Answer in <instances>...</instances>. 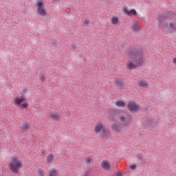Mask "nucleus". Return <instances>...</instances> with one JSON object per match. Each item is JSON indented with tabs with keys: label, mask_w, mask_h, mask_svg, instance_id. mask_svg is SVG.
Wrapping results in <instances>:
<instances>
[{
	"label": "nucleus",
	"mask_w": 176,
	"mask_h": 176,
	"mask_svg": "<svg viewBox=\"0 0 176 176\" xmlns=\"http://www.w3.org/2000/svg\"><path fill=\"white\" fill-rule=\"evenodd\" d=\"M127 56L131 60L126 62L128 69H135L138 67H142L145 63L144 51L141 49L135 48L127 52Z\"/></svg>",
	"instance_id": "1"
},
{
	"label": "nucleus",
	"mask_w": 176,
	"mask_h": 176,
	"mask_svg": "<svg viewBox=\"0 0 176 176\" xmlns=\"http://www.w3.org/2000/svg\"><path fill=\"white\" fill-rule=\"evenodd\" d=\"M120 120L121 126L124 128L130 127L131 124V116L126 113L120 112L118 113L114 114L110 120L113 122H118Z\"/></svg>",
	"instance_id": "2"
},
{
	"label": "nucleus",
	"mask_w": 176,
	"mask_h": 176,
	"mask_svg": "<svg viewBox=\"0 0 176 176\" xmlns=\"http://www.w3.org/2000/svg\"><path fill=\"white\" fill-rule=\"evenodd\" d=\"M23 161L20 160V158L17 155H14L10 157L8 167L12 173L17 174L19 173V170L23 168Z\"/></svg>",
	"instance_id": "3"
},
{
	"label": "nucleus",
	"mask_w": 176,
	"mask_h": 176,
	"mask_svg": "<svg viewBox=\"0 0 176 176\" xmlns=\"http://www.w3.org/2000/svg\"><path fill=\"white\" fill-rule=\"evenodd\" d=\"M36 13L41 17H45L47 13L45 9V1L43 0H38L35 3Z\"/></svg>",
	"instance_id": "4"
},
{
	"label": "nucleus",
	"mask_w": 176,
	"mask_h": 176,
	"mask_svg": "<svg viewBox=\"0 0 176 176\" xmlns=\"http://www.w3.org/2000/svg\"><path fill=\"white\" fill-rule=\"evenodd\" d=\"M160 25L166 32H176V23H170L167 24V21H163V22L160 23Z\"/></svg>",
	"instance_id": "5"
},
{
	"label": "nucleus",
	"mask_w": 176,
	"mask_h": 176,
	"mask_svg": "<svg viewBox=\"0 0 176 176\" xmlns=\"http://www.w3.org/2000/svg\"><path fill=\"white\" fill-rule=\"evenodd\" d=\"M127 109L129 110L130 112H140L141 107L138 104H136L135 102L131 101L127 105Z\"/></svg>",
	"instance_id": "6"
},
{
	"label": "nucleus",
	"mask_w": 176,
	"mask_h": 176,
	"mask_svg": "<svg viewBox=\"0 0 176 176\" xmlns=\"http://www.w3.org/2000/svg\"><path fill=\"white\" fill-rule=\"evenodd\" d=\"M95 134H101L105 131V125L102 122L97 123L94 127Z\"/></svg>",
	"instance_id": "7"
},
{
	"label": "nucleus",
	"mask_w": 176,
	"mask_h": 176,
	"mask_svg": "<svg viewBox=\"0 0 176 176\" xmlns=\"http://www.w3.org/2000/svg\"><path fill=\"white\" fill-rule=\"evenodd\" d=\"M122 12L127 16H137V11L135 9L129 10L126 6H123Z\"/></svg>",
	"instance_id": "8"
},
{
	"label": "nucleus",
	"mask_w": 176,
	"mask_h": 176,
	"mask_svg": "<svg viewBox=\"0 0 176 176\" xmlns=\"http://www.w3.org/2000/svg\"><path fill=\"white\" fill-rule=\"evenodd\" d=\"M24 101H25V98L23 96L16 97L14 99V105H15V107H19V105H21Z\"/></svg>",
	"instance_id": "9"
},
{
	"label": "nucleus",
	"mask_w": 176,
	"mask_h": 176,
	"mask_svg": "<svg viewBox=\"0 0 176 176\" xmlns=\"http://www.w3.org/2000/svg\"><path fill=\"white\" fill-rule=\"evenodd\" d=\"M48 118H50V119H52V120H55L57 122L60 120L61 116L58 113H56L54 111H50L48 113Z\"/></svg>",
	"instance_id": "10"
},
{
	"label": "nucleus",
	"mask_w": 176,
	"mask_h": 176,
	"mask_svg": "<svg viewBox=\"0 0 176 176\" xmlns=\"http://www.w3.org/2000/svg\"><path fill=\"white\" fill-rule=\"evenodd\" d=\"M111 130H113V131H116V133H120L122 131V126L116 122H114L111 124Z\"/></svg>",
	"instance_id": "11"
},
{
	"label": "nucleus",
	"mask_w": 176,
	"mask_h": 176,
	"mask_svg": "<svg viewBox=\"0 0 176 176\" xmlns=\"http://www.w3.org/2000/svg\"><path fill=\"white\" fill-rule=\"evenodd\" d=\"M114 85H116L118 89H124V83L120 80V78H116L114 80Z\"/></svg>",
	"instance_id": "12"
},
{
	"label": "nucleus",
	"mask_w": 176,
	"mask_h": 176,
	"mask_svg": "<svg viewBox=\"0 0 176 176\" xmlns=\"http://www.w3.org/2000/svg\"><path fill=\"white\" fill-rule=\"evenodd\" d=\"M101 166L102 167V168H104V170H110L111 168V165H109V162L107 160L102 161Z\"/></svg>",
	"instance_id": "13"
},
{
	"label": "nucleus",
	"mask_w": 176,
	"mask_h": 176,
	"mask_svg": "<svg viewBox=\"0 0 176 176\" xmlns=\"http://www.w3.org/2000/svg\"><path fill=\"white\" fill-rule=\"evenodd\" d=\"M48 176H60V174L58 173V170L56 168H52L50 170Z\"/></svg>",
	"instance_id": "14"
},
{
	"label": "nucleus",
	"mask_w": 176,
	"mask_h": 176,
	"mask_svg": "<svg viewBox=\"0 0 176 176\" xmlns=\"http://www.w3.org/2000/svg\"><path fill=\"white\" fill-rule=\"evenodd\" d=\"M111 23L113 25H118V24L120 23V21H119V16H112L111 19Z\"/></svg>",
	"instance_id": "15"
},
{
	"label": "nucleus",
	"mask_w": 176,
	"mask_h": 176,
	"mask_svg": "<svg viewBox=\"0 0 176 176\" xmlns=\"http://www.w3.org/2000/svg\"><path fill=\"white\" fill-rule=\"evenodd\" d=\"M139 86L140 87H144L146 89L148 86H149V83L145 80H142L139 82Z\"/></svg>",
	"instance_id": "16"
},
{
	"label": "nucleus",
	"mask_w": 176,
	"mask_h": 176,
	"mask_svg": "<svg viewBox=\"0 0 176 176\" xmlns=\"http://www.w3.org/2000/svg\"><path fill=\"white\" fill-rule=\"evenodd\" d=\"M46 162L48 164L53 163V162H54V155H53V154L48 155L46 157Z\"/></svg>",
	"instance_id": "17"
},
{
	"label": "nucleus",
	"mask_w": 176,
	"mask_h": 176,
	"mask_svg": "<svg viewBox=\"0 0 176 176\" xmlns=\"http://www.w3.org/2000/svg\"><path fill=\"white\" fill-rule=\"evenodd\" d=\"M30 129H31V125H30V123L25 122L23 124L22 130H23V131H28V130H30Z\"/></svg>",
	"instance_id": "18"
},
{
	"label": "nucleus",
	"mask_w": 176,
	"mask_h": 176,
	"mask_svg": "<svg viewBox=\"0 0 176 176\" xmlns=\"http://www.w3.org/2000/svg\"><path fill=\"white\" fill-rule=\"evenodd\" d=\"M116 107H118V108H124L126 107V103L122 100H118L116 102Z\"/></svg>",
	"instance_id": "19"
},
{
	"label": "nucleus",
	"mask_w": 176,
	"mask_h": 176,
	"mask_svg": "<svg viewBox=\"0 0 176 176\" xmlns=\"http://www.w3.org/2000/svg\"><path fill=\"white\" fill-rule=\"evenodd\" d=\"M132 30L135 32H138L140 31V26H138V23H135L132 25Z\"/></svg>",
	"instance_id": "20"
},
{
	"label": "nucleus",
	"mask_w": 176,
	"mask_h": 176,
	"mask_svg": "<svg viewBox=\"0 0 176 176\" xmlns=\"http://www.w3.org/2000/svg\"><path fill=\"white\" fill-rule=\"evenodd\" d=\"M37 173L39 176H45L46 174V173L45 172V170L42 168H38L37 170Z\"/></svg>",
	"instance_id": "21"
},
{
	"label": "nucleus",
	"mask_w": 176,
	"mask_h": 176,
	"mask_svg": "<svg viewBox=\"0 0 176 176\" xmlns=\"http://www.w3.org/2000/svg\"><path fill=\"white\" fill-rule=\"evenodd\" d=\"M91 162H93V158L91 157H88L85 160V163L87 164H90V163H91Z\"/></svg>",
	"instance_id": "22"
},
{
	"label": "nucleus",
	"mask_w": 176,
	"mask_h": 176,
	"mask_svg": "<svg viewBox=\"0 0 176 176\" xmlns=\"http://www.w3.org/2000/svg\"><path fill=\"white\" fill-rule=\"evenodd\" d=\"M21 107L23 108V109H25V108H28V102H25L24 103H23L21 104Z\"/></svg>",
	"instance_id": "23"
},
{
	"label": "nucleus",
	"mask_w": 176,
	"mask_h": 176,
	"mask_svg": "<svg viewBox=\"0 0 176 176\" xmlns=\"http://www.w3.org/2000/svg\"><path fill=\"white\" fill-rule=\"evenodd\" d=\"M130 170H135V168H137V165L136 164H132L130 167H129Z\"/></svg>",
	"instance_id": "24"
},
{
	"label": "nucleus",
	"mask_w": 176,
	"mask_h": 176,
	"mask_svg": "<svg viewBox=\"0 0 176 176\" xmlns=\"http://www.w3.org/2000/svg\"><path fill=\"white\" fill-rule=\"evenodd\" d=\"M45 80H46V78L45 77L44 75H42V76H40V80L41 82H45Z\"/></svg>",
	"instance_id": "25"
},
{
	"label": "nucleus",
	"mask_w": 176,
	"mask_h": 176,
	"mask_svg": "<svg viewBox=\"0 0 176 176\" xmlns=\"http://www.w3.org/2000/svg\"><path fill=\"white\" fill-rule=\"evenodd\" d=\"M147 124H150V126H153V120H148V121L146 122Z\"/></svg>",
	"instance_id": "26"
},
{
	"label": "nucleus",
	"mask_w": 176,
	"mask_h": 176,
	"mask_svg": "<svg viewBox=\"0 0 176 176\" xmlns=\"http://www.w3.org/2000/svg\"><path fill=\"white\" fill-rule=\"evenodd\" d=\"M172 61H173V64H174V65H176V57H174Z\"/></svg>",
	"instance_id": "27"
},
{
	"label": "nucleus",
	"mask_w": 176,
	"mask_h": 176,
	"mask_svg": "<svg viewBox=\"0 0 176 176\" xmlns=\"http://www.w3.org/2000/svg\"><path fill=\"white\" fill-rule=\"evenodd\" d=\"M87 23H89L87 20L82 21L83 24H87Z\"/></svg>",
	"instance_id": "28"
},
{
	"label": "nucleus",
	"mask_w": 176,
	"mask_h": 176,
	"mask_svg": "<svg viewBox=\"0 0 176 176\" xmlns=\"http://www.w3.org/2000/svg\"><path fill=\"white\" fill-rule=\"evenodd\" d=\"M116 176H122V173L120 172L118 173Z\"/></svg>",
	"instance_id": "29"
},
{
	"label": "nucleus",
	"mask_w": 176,
	"mask_h": 176,
	"mask_svg": "<svg viewBox=\"0 0 176 176\" xmlns=\"http://www.w3.org/2000/svg\"><path fill=\"white\" fill-rule=\"evenodd\" d=\"M72 50H75V46L73 45Z\"/></svg>",
	"instance_id": "30"
}]
</instances>
